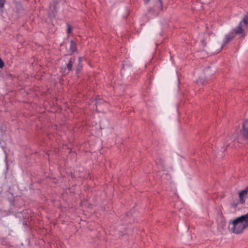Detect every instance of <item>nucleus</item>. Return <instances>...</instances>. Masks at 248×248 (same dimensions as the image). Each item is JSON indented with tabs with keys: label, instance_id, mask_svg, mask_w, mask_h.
<instances>
[{
	"label": "nucleus",
	"instance_id": "nucleus-1",
	"mask_svg": "<svg viewBox=\"0 0 248 248\" xmlns=\"http://www.w3.org/2000/svg\"><path fill=\"white\" fill-rule=\"evenodd\" d=\"M229 227L231 231L235 234L242 233L248 227V213L230 220Z\"/></svg>",
	"mask_w": 248,
	"mask_h": 248
},
{
	"label": "nucleus",
	"instance_id": "nucleus-2",
	"mask_svg": "<svg viewBox=\"0 0 248 248\" xmlns=\"http://www.w3.org/2000/svg\"><path fill=\"white\" fill-rule=\"evenodd\" d=\"M239 135H242L244 138H248V119L246 120L243 123L242 127L240 131L235 130L229 135L225 139L226 146L229 145L230 141L232 142L236 140Z\"/></svg>",
	"mask_w": 248,
	"mask_h": 248
},
{
	"label": "nucleus",
	"instance_id": "nucleus-3",
	"mask_svg": "<svg viewBox=\"0 0 248 248\" xmlns=\"http://www.w3.org/2000/svg\"><path fill=\"white\" fill-rule=\"evenodd\" d=\"M248 31V16H246L240 22L237 28L234 32L237 34H243L244 30Z\"/></svg>",
	"mask_w": 248,
	"mask_h": 248
},
{
	"label": "nucleus",
	"instance_id": "nucleus-4",
	"mask_svg": "<svg viewBox=\"0 0 248 248\" xmlns=\"http://www.w3.org/2000/svg\"><path fill=\"white\" fill-rule=\"evenodd\" d=\"M244 204L245 203L241 201L239 199H235L231 202L230 206L235 211L239 210L242 208Z\"/></svg>",
	"mask_w": 248,
	"mask_h": 248
},
{
	"label": "nucleus",
	"instance_id": "nucleus-5",
	"mask_svg": "<svg viewBox=\"0 0 248 248\" xmlns=\"http://www.w3.org/2000/svg\"><path fill=\"white\" fill-rule=\"evenodd\" d=\"M239 199L243 203H245L246 200L248 197V186L244 189L241 190L238 193Z\"/></svg>",
	"mask_w": 248,
	"mask_h": 248
},
{
	"label": "nucleus",
	"instance_id": "nucleus-6",
	"mask_svg": "<svg viewBox=\"0 0 248 248\" xmlns=\"http://www.w3.org/2000/svg\"><path fill=\"white\" fill-rule=\"evenodd\" d=\"M234 33L233 32H231L227 35H226L223 40L224 45H226L234 37Z\"/></svg>",
	"mask_w": 248,
	"mask_h": 248
},
{
	"label": "nucleus",
	"instance_id": "nucleus-7",
	"mask_svg": "<svg viewBox=\"0 0 248 248\" xmlns=\"http://www.w3.org/2000/svg\"><path fill=\"white\" fill-rule=\"evenodd\" d=\"M77 50V46L76 43L73 41H71L70 43V46L69 47V52L71 54Z\"/></svg>",
	"mask_w": 248,
	"mask_h": 248
},
{
	"label": "nucleus",
	"instance_id": "nucleus-8",
	"mask_svg": "<svg viewBox=\"0 0 248 248\" xmlns=\"http://www.w3.org/2000/svg\"><path fill=\"white\" fill-rule=\"evenodd\" d=\"M155 7L157 10H160L162 7V3L161 0H157L155 1Z\"/></svg>",
	"mask_w": 248,
	"mask_h": 248
},
{
	"label": "nucleus",
	"instance_id": "nucleus-9",
	"mask_svg": "<svg viewBox=\"0 0 248 248\" xmlns=\"http://www.w3.org/2000/svg\"><path fill=\"white\" fill-rule=\"evenodd\" d=\"M197 83L198 84H203L204 82V79H203L201 78H199L197 81Z\"/></svg>",
	"mask_w": 248,
	"mask_h": 248
},
{
	"label": "nucleus",
	"instance_id": "nucleus-10",
	"mask_svg": "<svg viewBox=\"0 0 248 248\" xmlns=\"http://www.w3.org/2000/svg\"><path fill=\"white\" fill-rule=\"evenodd\" d=\"M67 68L69 70H71L72 67V61L70 60L69 63L67 64Z\"/></svg>",
	"mask_w": 248,
	"mask_h": 248
},
{
	"label": "nucleus",
	"instance_id": "nucleus-11",
	"mask_svg": "<svg viewBox=\"0 0 248 248\" xmlns=\"http://www.w3.org/2000/svg\"><path fill=\"white\" fill-rule=\"evenodd\" d=\"M67 33L68 34H69L71 31L72 29L70 27V26L69 24H67Z\"/></svg>",
	"mask_w": 248,
	"mask_h": 248
},
{
	"label": "nucleus",
	"instance_id": "nucleus-12",
	"mask_svg": "<svg viewBox=\"0 0 248 248\" xmlns=\"http://www.w3.org/2000/svg\"><path fill=\"white\" fill-rule=\"evenodd\" d=\"M5 0H0V8H2L4 7Z\"/></svg>",
	"mask_w": 248,
	"mask_h": 248
},
{
	"label": "nucleus",
	"instance_id": "nucleus-13",
	"mask_svg": "<svg viewBox=\"0 0 248 248\" xmlns=\"http://www.w3.org/2000/svg\"><path fill=\"white\" fill-rule=\"evenodd\" d=\"M4 65V63L1 59L0 58V68H2Z\"/></svg>",
	"mask_w": 248,
	"mask_h": 248
},
{
	"label": "nucleus",
	"instance_id": "nucleus-14",
	"mask_svg": "<svg viewBox=\"0 0 248 248\" xmlns=\"http://www.w3.org/2000/svg\"><path fill=\"white\" fill-rule=\"evenodd\" d=\"M155 1V0H144V2L145 4H147L149 1L153 2Z\"/></svg>",
	"mask_w": 248,
	"mask_h": 248
},
{
	"label": "nucleus",
	"instance_id": "nucleus-15",
	"mask_svg": "<svg viewBox=\"0 0 248 248\" xmlns=\"http://www.w3.org/2000/svg\"><path fill=\"white\" fill-rule=\"evenodd\" d=\"M78 60H79V62H81V58L80 57H79L78 59Z\"/></svg>",
	"mask_w": 248,
	"mask_h": 248
}]
</instances>
